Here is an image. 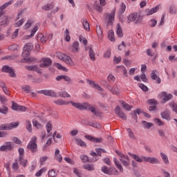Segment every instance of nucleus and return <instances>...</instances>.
I'll return each mask as SVG.
<instances>
[{"label":"nucleus","mask_w":177,"mask_h":177,"mask_svg":"<svg viewBox=\"0 0 177 177\" xmlns=\"http://www.w3.org/2000/svg\"><path fill=\"white\" fill-rule=\"evenodd\" d=\"M54 103L55 104H57L58 106H64L67 104H72L73 107H75L76 109H78L79 110H87L88 111H91L94 115H96L97 117H99L100 115V113L99 111H96V109L94 108L93 106L91 105V104L88 102H84V103H80V102H74L72 101H66L64 100L59 99L54 101Z\"/></svg>","instance_id":"obj_1"},{"label":"nucleus","mask_w":177,"mask_h":177,"mask_svg":"<svg viewBox=\"0 0 177 177\" xmlns=\"http://www.w3.org/2000/svg\"><path fill=\"white\" fill-rule=\"evenodd\" d=\"M28 150H30L32 153H35L38 150V145H37V138L32 137L29 143L27 145Z\"/></svg>","instance_id":"obj_2"},{"label":"nucleus","mask_w":177,"mask_h":177,"mask_svg":"<svg viewBox=\"0 0 177 177\" xmlns=\"http://www.w3.org/2000/svg\"><path fill=\"white\" fill-rule=\"evenodd\" d=\"M58 59L59 60H62V62H64L68 66H71V67H73L74 66V62H73V59H71V57H70L68 55L63 53H59L57 55Z\"/></svg>","instance_id":"obj_3"},{"label":"nucleus","mask_w":177,"mask_h":177,"mask_svg":"<svg viewBox=\"0 0 177 177\" xmlns=\"http://www.w3.org/2000/svg\"><path fill=\"white\" fill-rule=\"evenodd\" d=\"M118 156L120 157V161L122 162L124 167H128L130 164L129 158L128 156L122 154L121 152L116 151Z\"/></svg>","instance_id":"obj_4"},{"label":"nucleus","mask_w":177,"mask_h":177,"mask_svg":"<svg viewBox=\"0 0 177 177\" xmlns=\"http://www.w3.org/2000/svg\"><path fill=\"white\" fill-rule=\"evenodd\" d=\"M95 152L91 151L90 153V155L92 156L93 158V162H95L96 161H97V160H99V158H97V156H100V157H102V153H106V151L102 148H97L95 149Z\"/></svg>","instance_id":"obj_5"},{"label":"nucleus","mask_w":177,"mask_h":177,"mask_svg":"<svg viewBox=\"0 0 177 177\" xmlns=\"http://www.w3.org/2000/svg\"><path fill=\"white\" fill-rule=\"evenodd\" d=\"M34 46L31 43H27L24 46V51L22 53V56L24 57H27L30 55V52L32 50Z\"/></svg>","instance_id":"obj_6"},{"label":"nucleus","mask_w":177,"mask_h":177,"mask_svg":"<svg viewBox=\"0 0 177 177\" xmlns=\"http://www.w3.org/2000/svg\"><path fill=\"white\" fill-rule=\"evenodd\" d=\"M19 126V122H11L9 124H1L0 125V131L5 130V131H9L10 129H12V128H16Z\"/></svg>","instance_id":"obj_7"},{"label":"nucleus","mask_w":177,"mask_h":177,"mask_svg":"<svg viewBox=\"0 0 177 177\" xmlns=\"http://www.w3.org/2000/svg\"><path fill=\"white\" fill-rule=\"evenodd\" d=\"M13 150V142H6L0 147V151H11Z\"/></svg>","instance_id":"obj_8"},{"label":"nucleus","mask_w":177,"mask_h":177,"mask_svg":"<svg viewBox=\"0 0 177 177\" xmlns=\"http://www.w3.org/2000/svg\"><path fill=\"white\" fill-rule=\"evenodd\" d=\"M1 71L3 73H8L10 77H12V78H15L16 77V73H15V71H13V69L8 66H3Z\"/></svg>","instance_id":"obj_9"},{"label":"nucleus","mask_w":177,"mask_h":177,"mask_svg":"<svg viewBox=\"0 0 177 177\" xmlns=\"http://www.w3.org/2000/svg\"><path fill=\"white\" fill-rule=\"evenodd\" d=\"M70 50L72 52V53H78V52L80 50V42L74 41L70 47Z\"/></svg>","instance_id":"obj_10"},{"label":"nucleus","mask_w":177,"mask_h":177,"mask_svg":"<svg viewBox=\"0 0 177 177\" xmlns=\"http://www.w3.org/2000/svg\"><path fill=\"white\" fill-rule=\"evenodd\" d=\"M115 114H117V115H118V117H120V118H121V120H123L124 121L127 120V115H125V113H124V112L121 111V109L120 108V106L115 107Z\"/></svg>","instance_id":"obj_11"},{"label":"nucleus","mask_w":177,"mask_h":177,"mask_svg":"<svg viewBox=\"0 0 177 177\" xmlns=\"http://www.w3.org/2000/svg\"><path fill=\"white\" fill-rule=\"evenodd\" d=\"M84 138L87 139V140H90V142H93V143H102L103 142V138H95L91 136H85Z\"/></svg>","instance_id":"obj_12"},{"label":"nucleus","mask_w":177,"mask_h":177,"mask_svg":"<svg viewBox=\"0 0 177 177\" xmlns=\"http://www.w3.org/2000/svg\"><path fill=\"white\" fill-rule=\"evenodd\" d=\"M86 82L88 84V85L91 86V88H94L95 89H97V91H100V92L103 91V88H102V87L99 84L95 83L94 81H92L91 80H87Z\"/></svg>","instance_id":"obj_13"},{"label":"nucleus","mask_w":177,"mask_h":177,"mask_svg":"<svg viewBox=\"0 0 177 177\" xmlns=\"http://www.w3.org/2000/svg\"><path fill=\"white\" fill-rule=\"evenodd\" d=\"M12 110H15L16 111H26L27 110V108L26 106L19 105L15 102H12Z\"/></svg>","instance_id":"obj_14"},{"label":"nucleus","mask_w":177,"mask_h":177,"mask_svg":"<svg viewBox=\"0 0 177 177\" xmlns=\"http://www.w3.org/2000/svg\"><path fill=\"white\" fill-rule=\"evenodd\" d=\"M107 89H109L110 91V92L112 93L113 95H116L117 96H118L120 95V93H121V91H120L118 89V87H117V86H111L109 85L107 86Z\"/></svg>","instance_id":"obj_15"},{"label":"nucleus","mask_w":177,"mask_h":177,"mask_svg":"<svg viewBox=\"0 0 177 177\" xmlns=\"http://www.w3.org/2000/svg\"><path fill=\"white\" fill-rule=\"evenodd\" d=\"M129 156L131 157V158H133V160H135V161H136L137 162H143V161H145V156H139L138 155L132 153H129Z\"/></svg>","instance_id":"obj_16"},{"label":"nucleus","mask_w":177,"mask_h":177,"mask_svg":"<svg viewBox=\"0 0 177 177\" xmlns=\"http://www.w3.org/2000/svg\"><path fill=\"white\" fill-rule=\"evenodd\" d=\"M145 162H149L150 164H158L160 161L155 157H146L145 158Z\"/></svg>","instance_id":"obj_17"},{"label":"nucleus","mask_w":177,"mask_h":177,"mask_svg":"<svg viewBox=\"0 0 177 177\" xmlns=\"http://www.w3.org/2000/svg\"><path fill=\"white\" fill-rule=\"evenodd\" d=\"M81 23L86 31H89L91 30V26L89 25V22H88V19L86 18H83L81 19Z\"/></svg>","instance_id":"obj_18"},{"label":"nucleus","mask_w":177,"mask_h":177,"mask_svg":"<svg viewBox=\"0 0 177 177\" xmlns=\"http://www.w3.org/2000/svg\"><path fill=\"white\" fill-rule=\"evenodd\" d=\"M39 93H41L42 95H45V96H56V93L52 90H42Z\"/></svg>","instance_id":"obj_19"},{"label":"nucleus","mask_w":177,"mask_h":177,"mask_svg":"<svg viewBox=\"0 0 177 177\" xmlns=\"http://www.w3.org/2000/svg\"><path fill=\"white\" fill-rule=\"evenodd\" d=\"M161 96L163 97L162 100V103H165V102H168V100H171L172 97V94H167L166 92H162L160 93Z\"/></svg>","instance_id":"obj_20"},{"label":"nucleus","mask_w":177,"mask_h":177,"mask_svg":"<svg viewBox=\"0 0 177 177\" xmlns=\"http://www.w3.org/2000/svg\"><path fill=\"white\" fill-rule=\"evenodd\" d=\"M156 73H157V71H152L151 73V78L154 80V81H156L158 84H161V79L157 75V74H156Z\"/></svg>","instance_id":"obj_21"},{"label":"nucleus","mask_w":177,"mask_h":177,"mask_svg":"<svg viewBox=\"0 0 177 177\" xmlns=\"http://www.w3.org/2000/svg\"><path fill=\"white\" fill-rule=\"evenodd\" d=\"M96 32L98 37V39L102 41L103 39V29L100 26H96Z\"/></svg>","instance_id":"obj_22"},{"label":"nucleus","mask_w":177,"mask_h":177,"mask_svg":"<svg viewBox=\"0 0 177 177\" xmlns=\"http://www.w3.org/2000/svg\"><path fill=\"white\" fill-rule=\"evenodd\" d=\"M25 68L28 70V71H37V73H41V69L35 65L32 66H26Z\"/></svg>","instance_id":"obj_23"},{"label":"nucleus","mask_w":177,"mask_h":177,"mask_svg":"<svg viewBox=\"0 0 177 177\" xmlns=\"http://www.w3.org/2000/svg\"><path fill=\"white\" fill-rule=\"evenodd\" d=\"M116 33H117L118 37H119L120 38H122L124 37V32H122V28L121 27V25L120 24H117Z\"/></svg>","instance_id":"obj_24"},{"label":"nucleus","mask_w":177,"mask_h":177,"mask_svg":"<svg viewBox=\"0 0 177 177\" xmlns=\"http://www.w3.org/2000/svg\"><path fill=\"white\" fill-rule=\"evenodd\" d=\"M160 115L164 120H167V121L171 120V113H169V111H165L162 112Z\"/></svg>","instance_id":"obj_25"},{"label":"nucleus","mask_w":177,"mask_h":177,"mask_svg":"<svg viewBox=\"0 0 177 177\" xmlns=\"http://www.w3.org/2000/svg\"><path fill=\"white\" fill-rule=\"evenodd\" d=\"M57 81H62V80H64V81H66L68 84L71 82V78L67 75H59L56 77Z\"/></svg>","instance_id":"obj_26"},{"label":"nucleus","mask_w":177,"mask_h":177,"mask_svg":"<svg viewBox=\"0 0 177 177\" xmlns=\"http://www.w3.org/2000/svg\"><path fill=\"white\" fill-rule=\"evenodd\" d=\"M52 64V59L50 58H44L43 59V64H40V67H48Z\"/></svg>","instance_id":"obj_27"},{"label":"nucleus","mask_w":177,"mask_h":177,"mask_svg":"<svg viewBox=\"0 0 177 177\" xmlns=\"http://www.w3.org/2000/svg\"><path fill=\"white\" fill-rule=\"evenodd\" d=\"M138 13L136 12H133L131 14H130L128 17H127V23H132V21H133V23H135V20L136 19V15Z\"/></svg>","instance_id":"obj_28"},{"label":"nucleus","mask_w":177,"mask_h":177,"mask_svg":"<svg viewBox=\"0 0 177 177\" xmlns=\"http://www.w3.org/2000/svg\"><path fill=\"white\" fill-rule=\"evenodd\" d=\"M88 49L89 50L88 53L91 60H92V62H95V60H96V58L95 57V51H93L91 48L86 47V50H88Z\"/></svg>","instance_id":"obj_29"},{"label":"nucleus","mask_w":177,"mask_h":177,"mask_svg":"<svg viewBox=\"0 0 177 177\" xmlns=\"http://www.w3.org/2000/svg\"><path fill=\"white\" fill-rule=\"evenodd\" d=\"M115 17V11H113L111 14L108 15V24H113Z\"/></svg>","instance_id":"obj_30"},{"label":"nucleus","mask_w":177,"mask_h":177,"mask_svg":"<svg viewBox=\"0 0 177 177\" xmlns=\"http://www.w3.org/2000/svg\"><path fill=\"white\" fill-rule=\"evenodd\" d=\"M113 161H114L116 168H118V169H119V171H120V172H124V168H122V165H121L120 164V161H118V159L114 158Z\"/></svg>","instance_id":"obj_31"},{"label":"nucleus","mask_w":177,"mask_h":177,"mask_svg":"<svg viewBox=\"0 0 177 177\" xmlns=\"http://www.w3.org/2000/svg\"><path fill=\"white\" fill-rule=\"evenodd\" d=\"M55 156L56 160H57L59 162H62L63 160V157H62V155H60V150H59V149H55Z\"/></svg>","instance_id":"obj_32"},{"label":"nucleus","mask_w":177,"mask_h":177,"mask_svg":"<svg viewBox=\"0 0 177 177\" xmlns=\"http://www.w3.org/2000/svg\"><path fill=\"white\" fill-rule=\"evenodd\" d=\"M75 140L77 146H80L81 147H86V143L82 140L81 138H75Z\"/></svg>","instance_id":"obj_33"},{"label":"nucleus","mask_w":177,"mask_h":177,"mask_svg":"<svg viewBox=\"0 0 177 177\" xmlns=\"http://www.w3.org/2000/svg\"><path fill=\"white\" fill-rule=\"evenodd\" d=\"M160 156H161V158H162L163 162L166 165H169V160L168 159V156L167 155H165V153H160Z\"/></svg>","instance_id":"obj_34"},{"label":"nucleus","mask_w":177,"mask_h":177,"mask_svg":"<svg viewBox=\"0 0 177 177\" xmlns=\"http://www.w3.org/2000/svg\"><path fill=\"white\" fill-rule=\"evenodd\" d=\"M108 39L111 42H114L115 41V37H114V31L113 30H109L108 32Z\"/></svg>","instance_id":"obj_35"},{"label":"nucleus","mask_w":177,"mask_h":177,"mask_svg":"<svg viewBox=\"0 0 177 177\" xmlns=\"http://www.w3.org/2000/svg\"><path fill=\"white\" fill-rule=\"evenodd\" d=\"M159 9L158 6H156L155 8H151V10H147V16H151V15L156 13Z\"/></svg>","instance_id":"obj_36"},{"label":"nucleus","mask_w":177,"mask_h":177,"mask_svg":"<svg viewBox=\"0 0 177 177\" xmlns=\"http://www.w3.org/2000/svg\"><path fill=\"white\" fill-rule=\"evenodd\" d=\"M84 169H87V171H95V166L91 164H86L83 165Z\"/></svg>","instance_id":"obj_37"},{"label":"nucleus","mask_w":177,"mask_h":177,"mask_svg":"<svg viewBox=\"0 0 177 177\" xmlns=\"http://www.w3.org/2000/svg\"><path fill=\"white\" fill-rule=\"evenodd\" d=\"M57 94L60 97H71V96L67 91H59Z\"/></svg>","instance_id":"obj_38"},{"label":"nucleus","mask_w":177,"mask_h":177,"mask_svg":"<svg viewBox=\"0 0 177 177\" xmlns=\"http://www.w3.org/2000/svg\"><path fill=\"white\" fill-rule=\"evenodd\" d=\"M64 37L65 41H66V42H70V41H71V37H70V31H68V29H66L64 32Z\"/></svg>","instance_id":"obj_39"},{"label":"nucleus","mask_w":177,"mask_h":177,"mask_svg":"<svg viewBox=\"0 0 177 177\" xmlns=\"http://www.w3.org/2000/svg\"><path fill=\"white\" fill-rule=\"evenodd\" d=\"M37 39L41 41V44H46V41H48L47 37H45L44 35L39 34L37 37Z\"/></svg>","instance_id":"obj_40"},{"label":"nucleus","mask_w":177,"mask_h":177,"mask_svg":"<svg viewBox=\"0 0 177 177\" xmlns=\"http://www.w3.org/2000/svg\"><path fill=\"white\" fill-rule=\"evenodd\" d=\"M118 68H120L121 73H123L124 77H128V71H127V68L124 66H118Z\"/></svg>","instance_id":"obj_41"},{"label":"nucleus","mask_w":177,"mask_h":177,"mask_svg":"<svg viewBox=\"0 0 177 177\" xmlns=\"http://www.w3.org/2000/svg\"><path fill=\"white\" fill-rule=\"evenodd\" d=\"M142 21H143V18H142V17H140V15H139L137 13L136 19H135V21H134V24H141Z\"/></svg>","instance_id":"obj_42"},{"label":"nucleus","mask_w":177,"mask_h":177,"mask_svg":"<svg viewBox=\"0 0 177 177\" xmlns=\"http://www.w3.org/2000/svg\"><path fill=\"white\" fill-rule=\"evenodd\" d=\"M13 3V0H10L8 2L3 4L1 6H0V10H3V9H6L8 6H10Z\"/></svg>","instance_id":"obj_43"},{"label":"nucleus","mask_w":177,"mask_h":177,"mask_svg":"<svg viewBox=\"0 0 177 177\" xmlns=\"http://www.w3.org/2000/svg\"><path fill=\"white\" fill-rule=\"evenodd\" d=\"M79 41L80 42H82L84 46H86L88 45V40L83 36L79 37Z\"/></svg>","instance_id":"obj_44"},{"label":"nucleus","mask_w":177,"mask_h":177,"mask_svg":"<svg viewBox=\"0 0 177 177\" xmlns=\"http://www.w3.org/2000/svg\"><path fill=\"white\" fill-rule=\"evenodd\" d=\"M101 171L106 175H110V168L107 167L106 166H102L101 167Z\"/></svg>","instance_id":"obj_45"},{"label":"nucleus","mask_w":177,"mask_h":177,"mask_svg":"<svg viewBox=\"0 0 177 177\" xmlns=\"http://www.w3.org/2000/svg\"><path fill=\"white\" fill-rule=\"evenodd\" d=\"M109 175H118V170L114 167L109 168Z\"/></svg>","instance_id":"obj_46"},{"label":"nucleus","mask_w":177,"mask_h":177,"mask_svg":"<svg viewBox=\"0 0 177 177\" xmlns=\"http://www.w3.org/2000/svg\"><path fill=\"white\" fill-rule=\"evenodd\" d=\"M47 133H50V131H52V128H53V126L52 125V122H48L46 125Z\"/></svg>","instance_id":"obj_47"},{"label":"nucleus","mask_w":177,"mask_h":177,"mask_svg":"<svg viewBox=\"0 0 177 177\" xmlns=\"http://www.w3.org/2000/svg\"><path fill=\"white\" fill-rule=\"evenodd\" d=\"M32 124L33 127H35L36 128H37V129H41V128H42V124L38 122V121H37L36 120H32Z\"/></svg>","instance_id":"obj_48"},{"label":"nucleus","mask_w":177,"mask_h":177,"mask_svg":"<svg viewBox=\"0 0 177 177\" xmlns=\"http://www.w3.org/2000/svg\"><path fill=\"white\" fill-rule=\"evenodd\" d=\"M89 125L90 127H93V128H96L97 129H100V128H102V125L97 122H91Z\"/></svg>","instance_id":"obj_49"},{"label":"nucleus","mask_w":177,"mask_h":177,"mask_svg":"<svg viewBox=\"0 0 177 177\" xmlns=\"http://www.w3.org/2000/svg\"><path fill=\"white\" fill-rule=\"evenodd\" d=\"M142 124L144 125L145 128H147L149 129V128H151L153 127V124L151 122H147L145 120L142 121Z\"/></svg>","instance_id":"obj_50"},{"label":"nucleus","mask_w":177,"mask_h":177,"mask_svg":"<svg viewBox=\"0 0 177 177\" xmlns=\"http://www.w3.org/2000/svg\"><path fill=\"white\" fill-rule=\"evenodd\" d=\"M26 129L28 132H32V125L31 124V122L30 120L26 121Z\"/></svg>","instance_id":"obj_51"},{"label":"nucleus","mask_w":177,"mask_h":177,"mask_svg":"<svg viewBox=\"0 0 177 177\" xmlns=\"http://www.w3.org/2000/svg\"><path fill=\"white\" fill-rule=\"evenodd\" d=\"M122 106H123L125 110H127L128 111H129V110L132 109V106H131V105L128 104L127 102L124 101H122Z\"/></svg>","instance_id":"obj_52"},{"label":"nucleus","mask_w":177,"mask_h":177,"mask_svg":"<svg viewBox=\"0 0 177 177\" xmlns=\"http://www.w3.org/2000/svg\"><path fill=\"white\" fill-rule=\"evenodd\" d=\"M94 9H95V10H97V12H100L103 10L102 7H100V5L97 2H95L94 3Z\"/></svg>","instance_id":"obj_53"},{"label":"nucleus","mask_w":177,"mask_h":177,"mask_svg":"<svg viewBox=\"0 0 177 177\" xmlns=\"http://www.w3.org/2000/svg\"><path fill=\"white\" fill-rule=\"evenodd\" d=\"M10 50H19L20 49V46H17V44H12L8 47Z\"/></svg>","instance_id":"obj_54"},{"label":"nucleus","mask_w":177,"mask_h":177,"mask_svg":"<svg viewBox=\"0 0 177 177\" xmlns=\"http://www.w3.org/2000/svg\"><path fill=\"white\" fill-rule=\"evenodd\" d=\"M19 164H21L22 167H27V160L24 159V158H19Z\"/></svg>","instance_id":"obj_55"},{"label":"nucleus","mask_w":177,"mask_h":177,"mask_svg":"<svg viewBox=\"0 0 177 177\" xmlns=\"http://www.w3.org/2000/svg\"><path fill=\"white\" fill-rule=\"evenodd\" d=\"M24 24V19H22L18 21L17 23H15L14 24V26L15 28L20 27V26H23Z\"/></svg>","instance_id":"obj_56"},{"label":"nucleus","mask_w":177,"mask_h":177,"mask_svg":"<svg viewBox=\"0 0 177 177\" xmlns=\"http://www.w3.org/2000/svg\"><path fill=\"white\" fill-rule=\"evenodd\" d=\"M46 171V169L42 168L40 170H39L35 174V176L39 177L41 176L42 174Z\"/></svg>","instance_id":"obj_57"},{"label":"nucleus","mask_w":177,"mask_h":177,"mask_svg":"<svg viewBox=\"0 0 177 177\" xmlns=\"http://www.w3.org/2000/svg\"><path fill=\"white\" fill-rule=\"evenodd\" d=\"M31 24H32V21L31 19H28L24 25V28L26 30L30 28V27H31Z\"/></svg>","instance_id":"obj_58"},{"label":"nucleus","mask_w":177,"mask_h":177,"mask_svg":"<svg viewBox=\"0 0 177 177\" xmlns=\"http://www.w3.org/2000/svg\"><path fill=\"white\" fill-rule=\"evenodd\" d=\"M57 176V173L56 172V171H55V169H51L48 171V176L55 177Z\"/></svg>","instance_id":"obj_59"},{"label":"nucleus","mask_w":177,"mask_h":177,"mask_svg":"<svg viewBox=\"0 0 177 177\" xmlns=\"http://www.w3.org/2000/svg\"><path fill=\"white\" fill-rule=\"evenodd\" d=\"M55 6L53 5V3H50V4H47L46 6H44L43 7V9H44V10H50V9H52Z\"/></svg>","instance_id":"obj_60"},{"label":"nucleus","mask_w":177,"mask_h":177,"mask_svg":"<svg viewBox=\"0 0 177 177\" xmlns=\"http://www.w3.org/2000/svg\"><path fill=\"white\" fill-rule=\"evenodd\" d=\"M149 26H150V27H152V28L156 27V26H157V20H156L154 19H150Z\"/></svg>","instance_id":"obj_61"},{"label":"nucleus","mask_w":177,"mask_h":177,"mask_svg":"<svg viewBox=\"0 0 177 177\" xmlns=\"http://www.w3.org/2000/svg\"><path fill=\"white\" fill-rule=\"evenodd\" d=\"M127 131L128 132L129 138H131V139H135V135L133 134V131H132V129H127Z\"/></svg>","instance_id":"obj_62"},{"label":"nucleus","mask_w":177,"mask_h":177,"mask_svg":"<svg viewBox=\"0 0 177 177\" xmlns=\"http://www.w3.org/2000/svg\"><path fill=\"white\" fill-rule=\"evenodd\" d=\"M80 159L82 160V162H88V161H89L88 156L86 155L80 156Z\"/></svg>","instance_id":"obj_63"},{"label":"nucleus","mask_w":177,"mask_h":177,"mask_svg":"<svg viewBox=\"0 0 177 177\" xmlns=\"http://www.w3.org/2000/svg\"><path fill=\"white\" fill-rule=\"evenodd\" d=\"M0 113H1V114H8V107L3 106L0 108Z\"/></svg>","instance_id":"obj_64"}]
</instances>
